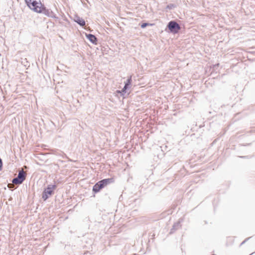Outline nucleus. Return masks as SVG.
<instances>
[{
	"label": "nucleus",
	"mask_w": 255,
	"mask_h": 255,
	"mask_svg": "<svg viewBox=\"0 0 255 255\" xmlns=\"http://www.w3.org/2000/svg\"><path fill=\"white\" fill-rule=\"evenodd\" d=\"M87 38L93 43L96 44L97 38L95 35L89 34L86 35Z\"/></svg>",
	"instance_id": "9"
},
{
	"label": "nucleus",
	"mask_w": 255,
	"mask_h": 255,
	"mask_svg": "<svg viewBox=\"0 0 255 255\" xmlns=\"http://www.w3.org/2000/svg\"><path fill=\"white\" fill-rule=\"evenodd\" d=\"M75 21L81 26H84L85 24V20L80 17H76L75 19Z\"/></svg>",
	"instance_id": "10"
},
{
	"label": "nucleus",
	"mask_w": 255,
	"mask_h": 255,
	"mask_svg": "<svg viewBox=\"0 0 255 255\" xmlns=\"http://www.w3.org/2000/svg\"><path fill=\"white\" fill-rule=\"evenodd\" d=\"M25 0V3H26L27 6H28V4H29V3H30L32 2V0Z\"/></svg>",
	"instance_id": "14"
},
{
	"label": "nucleus",
	"mask_w": 255,
	"mask_h": 255,
	"mask_svg": "<svg viewBox=\"0 0 255 255\" xmlns=\"http://www.w3.org/2000/svg\"><path fill=\"white\" fill-rule=\"evenodd\" d=\"M43 5V4L40 1H37L35 0L32 1L31 3L28 4L30 9L37 13L40 12V9H41Z\"/></svg>",
	"instance_id": "2"
},
{
	"label": "nucleus",
	"mask_w": 255,
	"mask_h": 255,
	"mask_svg": "<svg viewBox=\"0 0 255 255\" xmlns=\"http://www.w3.org/2000/svg\"><path fill=\"white\" fill-rule=\"evenodd\" d=\"M148 24L147 23H143L141 25V27L143 28H145Z\"/></svg>",
	"instance_id": "13"
},
{
	"label": "nucleus",
	"mask_w": 255,
	"mask_h": 255,
	"mask_svg": "<svg viewBox=\"0 0 255 255\" xmlns=\"http://www.w3.org/2000/svg\"><path fill=\"white\" fill-rule=\"evenodd\" d=\"M100 188H99V185L98 184V183H97L94 186H93V191L95 192V193H97L98 192H99L100 190Z\"/></svg>",
	"instance_id": "11"
},
{
	"label": "nucleus",
	"mask_w": 255,
	"mask_h": 255,
	"mask_svg": "<svg viewBox=\"0 0 255 255\" xmlns=\"http://www.w3.org/2000/svg\"><path fill=\"white\" fill-rule=\"evenodd\" d=\"M113 179L112 178L105 179L99 181L97 183L99 186L100 189L103 188L105 186L109 183H112Z\"/></svg>",
	"instance_id": "6"
},
{
	"label": "nucleus",
	"mask_w": 255,
	"mask_h": 255,
	"mask_svg": "<svg viewBox=\"0 0 255 255\" xmlns=\"http://www.w3.org/2000/svg\"><path fill=\"white\" fill-rule=\"evenodd\" d=\"M131 82V76H130L127 80V82L125 83V85L124 88L122 89L120 93H126V90L127 89L128 86L130 85Z\"/></svg>",
	"instance_id": "8"
},
{
	"label": "nucleus",
	"mask_w": 255,
	"mask_h": 255,
	"mask_svg": "<svg viewBox=\"0 0 255 255\" xmlns=\"http://www.w3.org/2000/svg\"><path fill=\"white\" fill-rule=\"evenodd\" d=\"M38 13H43L45 15L49 17H53V14L52 11L46 9L44 5L42 6L41 9H40V12H39Z\"/></svg>",
	"instance_id": "7"
},
{
	"label": "nucleus",
	"mask_w": 255,
	"mask_h": 255,
	"mask_svg": "<svg viewBox=\"0 0 255 255\" xmlns=\"http://www.w3.org/2000/svg\"><path fill=\"white\" fill-rule=\"evenodd\" d=\"M25 179V173L23 170H21L19 172L17 177L12 179V182L15 184H20Z\"/></svg>",
	"instance_id": "3"
},
{
	"label": "nucleus",
	"mask_w": 255,
	"mask_h": 255,
	"mask_svg": "<svg viewBox=\"0 0 255 255\" xmlns=\"http://www.w3.org/2000/svg\"><path fill=\"white\" fill-rule=\"evenodd\" d=\"M179 225H180V223L178 222L173 225V228L176 229L179 226Z\"/></svg>",
	"instance_id": "12"
},
{
	"label": "nucleus",
	"mask_w": 255,
	"mask_h": 255,
	"mask_svg": "<svg viewBox=\"0 0 255 255\" xmlns=\"http://www.w3.org/2000/svg\"><path fill=\"white\" fill-rule=\"evenodd\" d=\"M167 27L169 30L173 33H177L180 29L179 24L174 21H170L168 24Z\"/></svg>",
	"instance_id": "5"
},
{
	"label": "nucleus",
	"mask_w": 255,
	"mask_h": 255,
	"mask_svg": "<svg viewBox=\"0 0 255 255\" xmlns=\"http://www.w3.org/2000/svg\"><path fill=\"white\" fill-rule=\"evenodd\" d=\"M56 188V185H49L46 189H45L43 193L42 198L44 200H46L50 195H51L53 190Z\"/></svg>",
	"instance_id": "4"
},
{
	"label": "nucleus",
	"mask_w": 255,
	"mask_h": 255,
	"mask_svg": "<svg viewBox=\"0 0 255 255\" xmlns=\"http://www.w3.org/2000/svg\"><path fill=\"white\" fill-rule=\"evenodd\" d=\"M43 5V4L40 1H37L35 0L32 1L31 3L28 4L30 9L37 13L40 12V9H41Z\"/></svg>",
	"instance_id": "1"
},
{
	"label": "nucleus",
	"mask_w": 255,
	"mask_h": 255,
	"mask_svg": "<svg viewBox=\"0 0 255 255\" xmlns=\"http://www.w3.org/2000/svg\"><path fill=\"white\" fill-rule=\"evenodd\" d=\"M1 166H2V161H1V159L0 158V170L1 169Z\"/></svg>",
	"instance_id": "15"
}]
</instances>
